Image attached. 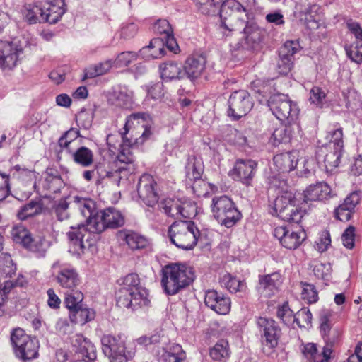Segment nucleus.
I'll list each match as a JSON object with an SVG mask.
<instances>
[{
	"mask_svg": "<svg viewBox=\"0 0 362 362\" xmlns=\"http://www.w3.org/2000/svg\"><path fill=\"white\" fill-rule=\"evenodd\" d=\"M149 115L145 112L132 113L127 117L124 132H121L123 145L127 147L143 144L152 135L145 124Z\"/></svg>",
	"mask_w": 362,
	"mask_h": 362,
	"instance_id": "nucleus-5",
	"label": "nucleus"
},
{
	"mask_svg": "<svg viewBox=\"0 0 362 362\" xmlns=\"http://www.w3.org/2000/svg\"><path fill=\"white\" fill-rule=\"evenodd\" d=\"M312 318L310 310L303 308L295 314L294 323L300 328H306L311 325Z\"/></svg>",
	"mask_w": 362,
	"mask_h": 362,
	"instance_id": "nucleus-52",
	"label": "nucleus"
},
{
	"mask_svg": "<svg viewBox=\"0 0 362 362\" xmlns=\"http://www.w3.org/2000/svg\"><path fill=\"white\" fill-rule=\"evenodd\" d=\"M228 104V115L235 120L246 115L253 107L252 97L244 90L233 92L229 98Z\"/></svg>",
	"mask_w": 362,
	"mask_h": 362,
	"instance_id": "nucleus-17",
	"label": "nucleus"
},
{
	"mask_svg": "<svg viewBox=\"0 0 362 362\" xmlns=\"http://www.w3.org/2000/svg\"><path fill=\"white\" fill-rule=\"evenodd\" d=\"M332 315V311L327 309H323L320 313V329L324 334H327L329 332Z\"/></svg>",
	"mask_w": 362,
	"mask_h": 362,
	"instance_id": "nucleus-58",
	"label": "nucleus"
},
{
	"mask_svg": "<svg viewBox=\"0 0 362 362\" xmlns=\"http://www.w3.org/2000/svg\"><path fill=\"white\" fill-rule=\"evenodd\" d=\"M300 134V127L298 122H287L285 126L276 128L271 138L270 142L274 146H278L280 144H287L291 140Z\"/></svg>",
	"mask_w": 362,
	"mask_h": 362,
	"instance_id": "nucleus-25",
	"label": "nucleus"
},
{
	"mask_svg": "<svg viewBox=\"0 0 362 362\" xmlns=\"http://www.w3.org/2000/svg\"><path fill=\"white\" fill-rule=\"evenodd\" d=\"M70 320L75 324L84 325L94 318V313L84 305L69 310Z\"/></svg>",
	"mask_w": 362,
	"mask_h": 362,
	"instance_id": "nucleus-38",
	"label": "nucleus"
},
{
	"mask_svg": "<svg viewBox=\"0 0 362 362\" xmlns=\"http://www.w3.org/2000/svg\"><path fill=\"white\" fill-rule=\"evenodd\" d=\"M100 341L102 351L110 362H127L134 356V351L127 350V337L124 334H104Z\"/></svg>",
	"mask_w": 362,
	"mask_h": 362,
	"instance_id": "nucleus-7",
	"label": "nucleus"
},
{
	"mask_svg": "<svg viewBox=\"0 0 362 362\" xmlns=\"http://www.w3.org/2000/svg\"><path fill=\"white\" fill-rule=\"evenodd\" d=\"M70 153L73 160L83 168L89 167L93 163V153L86 146L79 147L76 151H71Z\"/></svg>",
	"mask_w": 362,
	"mask_h": 362,
	"instance_id": "nucleus-36",
	"label": "nucleus"
},
{
	"mask_svg": "<svg viewBox=\"0 0 362 362\" xmlns=\"http://www.w3.org/2000/svg\"><path fill=\"white\" fill-rule=\"evenodd\" d=\"M211 211L217 221L226 228L233 227L242 217L234 202L226 195L213 198Z\"/></svg>",
	"mask_w": 362,
	"mask_h": 362,
	"instance_id": "nucleus-9",
	"label": "nucleus"
},
{
	"mask_svg": "<svg viewBox=\"0 0 362 362\" xmlns=\"http://www.w3.org/2000/svg\"><path fill=\"white\" fill-rule=\"evenodd\" d=\"M359 201L360 195L358 192H354L345 198L344 202L341 205L354 211V209L356 206L359 203Z\"/></svg>",
	"mask_w": 362,
	"mask_h": 362,
	"instance_id": "nucleus-64",
	"label": "nucleus"
},
{
	"mask_svg": "<svg viewBox=\"0 0 362 362\" xmlns=\"http://www.w3.org/2000/svg\"><path fill=\"white\" fill-rule=\"evenodd\" d=\"M1 270L2 274L6 276H11L16 272V265L13 264L11 256L7 254L4 255Z\"/></svg>",
	"mask_w": 362,
	"mask_h": 362,
	"instance_id": "nucleus-61",
	"label": "nucleus"
},
{
	"mask_svg": "<svg viewBox=\"0 0 362 362\" xmlns=\"http://www.w3.org/2000/svg\"><path fill=\"white\" fill-rule=\"evenodd\" d=\"M281 283L282 276L279 272L259 275L257 289L262 296L269 298L278 291Z\"/></svg>",
	"mask_w": 362,
	"mask_h": 362,
	"instance_id": "nucleus-24",
	"label": "nucleus"
},
{
	"mask_svg": "<svg viewBox=\"0 0 362 362\" xmlns=\"http://www.w3.org/2000/svg\"><path fill=\"white\" fill-rule=\"evenodd\" d=\"M221 284L232 293L243 291L246 287L244 281L238 280L230 274H224L221 279Z\"/></svg>",
	"mask_w": 362,
	"mask_h": 362,
	"instance_id": "nucleus-43",
	"label": "nucleus"
},
{
	"mask_svg": "<svg viewBox=\"0 0 362 362\" xmlns=\"http://www.w3.org/2000/svg\"><path fill=\"white\" fill-rule=\"evenodd\" d=\"M277 317L282 320L286 325H291L294 323L295 314L289 308L288 304L285 303L277 310Z\"/></svg>",
	"mask_w": 362,
	"mask_h": 362,
	"instance_id": "nucleus-56",
	"label": "nucleus"
},
{
	"mask_svg": "<svg viewBox=\"0 0 362 362\" xmlns=\"http://www.w3.org/2000/svg\"><path fill=\"white\" fill-rule=\"evenodd\" d=\"M341 240L344 247L352 249L354 246L355 228L354 226L348 227L342 233Z\"/></svg>",
	"mask_w": 362,
	"mask_h": 362,
	"instance_id": "nucleus-59",
	"label": "nucleus"
},
{
	"mask_svg": "<svg viewBox=\"0 0 362 362\" xmlns=\"http://www.w3.org/2000/svg\"><path fill=\"white\" fill-rule=\"evenodd\" d=\"M83 294L80 291L76 290V288L66 291L64 303L69 310L83 305Z\"/></svg>",
	"mask_w": 362,
	"mask_h": 362,
	"instance_id": "nucleus-44",
	"label": "nucleus"
},
{
	"mask_svg": "<svg viewBox=\"0 0 362 362\" xmlns=\"http://www.w3.org/2000/svg\"><path fill=\"white\" fill-rule=\"evenodd\" d=\"M120 281H122V286L115 294L118 307L136 310L138 308L148 306L150 303L148 292L141 286L137 274H129Z\"/></svg>",
	"mask_w": 362,
	"mask_h": 362,
	"instance_id": "nucleus-3",
	"label": "nucleus"
},
{
	"mask_svg": "<svg viewBox=\"0 0 362 362\" xmlns=\"http://www.w3.org/2000/svg\"><path fill=\"white\" fill-rule=\"evenodd\" d=\"M301 298L308 303H316L318 300V293L313 284L308 283H301Z\"/></svg>",
	"mask_w": 362,
	"mask_h": 362,
	"instance_id": "nucleus-50",
	"label": "nucleus"
},
{
	"mask_svg": "<svg viewBox=\"0 0 362 362\" xmlns=\"http://www.w3.org/2000/svg\"><path fill=\"white\" fill-rule=\"evenodd\" d=\"M206 58L202 55H194L185 61L183 73L191 80L197 78L201 76L205 69Z\"/></svg>",
	"mask_w": 362,
	"mask_h": 362,
	"instance_id": "nucleus-31",
	"label": "nucleus"
},
{
	"mask_svg": "<svg viewBox=\"0 0 362 362\" xmlns=\"http://www.w3.org/2000/svg\"><path fill=\"white\" fill-rule=\"evenodd\" d=\"M185 170L186 177L189 181L193 182L192 189L197 196L206 194L208 183L201 179L204 172L202 160L194 156L189 158Z\"/></svg>",
	"mask_w": 362,
	"mask_h": 362,
	"instance_id": "nucleus-18",
	"label": "nucleus"
},
{
	"mask_svg": "<svg viewBox=\"0 0 362 362\" xmlns=\"http://www.w3.org/2000/svg\"><path fill=\"white\" fill-rule=\"evenodd\" d=\"M124 240L133 250L146 248L149 245V241L146 237L132 231L125 235Z\"/></svg>",
	"mask_w": 362,
	"mask_h": 362,
	"instance_id": "nucleus-41",
	"label": "nucleus"
},
{
	"mask_svg": "<svg viewBox=\"0 0 362 362\" xmlns=\"http://www.w3.org/2000/svg\"><path fill=\"white\" fill-rule=\"evenodd\" d=\"M74 202L76 204L81 215L86 218V224H80L71 226L67 233L69 240V252L76 257L84 253L85 249L93 245V238L88 228V221L95 217L98 211H95V203L90 199L79 197H74Z\"/></svg>",
	"mask_w": 362,
	"mask_h": 362,
	"instance_id": "nucleus-2",
	"label": "nucleus"
},
{
	"mask_svg": "<svg viewBox=\"0 0 362 362\" xmlns=\"http://www.w3.org/2000/svg\"><path fill=\"white\" fill-rule=\"evenodd\" d=\"M160 71L161 78L166 81L181 79L185 76L182 66L173 62H169L160 64Z\"/></svg>",
	"mask_w": 362,
	"mask_h": 362,
	"instance_id": "nucleus-35",
	"label": "nucleus"
},
{
	"mask_svg": "<svg viewBox=\"0 0 362 362\" xmlns=\"http://www.w3.org/2000/svg\"><path fill=\"white\" fill-rule=\"evenodd\" d=\"M11 341L16 356L26 361L38 356L39 343L36 338L25 334L21 328H15L11 334Z\"/></svg>",
	"mask_w": 362,
	"mask_h": 362,
	"instance_id": "nucleus-11",
	"label": "nucleus"
},
{
	"mask_svg": "<svg viewBox=\"0 0 362 362\" xmlns=\"http://www.w3.org/2000/svg\"><path fill=\"white\" fill-rule=\"evenodd\" d=\"M257 167V163L253 160H237L232 170V175L234 180L247 186L250 185L255 175Z\"/></svg>",
	"mask_w": 362,
	"mask_h": 362,
	"instance_id": "nucleus-22",
	"label": "nucleus"
},
{
	"mask_svg": "<svg viewBox=\"0 0 362 362\" xmlns=\"http://www.w3.org/2000/svg\"><path fill=\"white\" fill-rule=\"evenodd\" d=\"M300 49L298 41H286L279 51L280 56H288L292 59V56Z\"/></svg>",
	"mask_w": 362,
	"mask_h": 362,
	"instance_id": "nucleus-57",
	"label": "nucleus"
},
{
	"mask_svg": "<svg viewBox=\"0 0 362 362\" xmlns=\"http://www.w3.org/2000/svg\"><path fill=\"white\" fill-rule=\"evenodd\" d=\"M10 193L9 175L0 173V202L4 200Z\"/></svg>",
	"mask_w": 362,
	"mask_h": 362,
	"instance_id": "nucleus-62",
	"label": "nucleus"
},
{
	"mask_svg": "<svg viewBox=\"0 0 362 362\" xmlns=\"http://www.w3.org/2000/svg\"><path fill=\"white\" fill-rule=\"evenodd\" d=\"M230 351L228 341L225 340L218 341L211 349L210 356L212 359L218 361H226L229 358Z\"/></svg>",
	"mask_w": 362,
	"mask_h": 362,
	"instance_id": "nucleus-40",
	"label": "nucleus"
},
{
	"mask_svg": "<svg viewBox=\"0 0 362 362\" xmlns=\"http://www.w3.org/2000/svg\"><path fill=\"white\" fill-rule=\"evenodd\" d=\"M137 54L146 60L158 59L163 57L165 54V49L163 47V40H160V38L153 39L149 45L141 49Z\"/></svg>",
	"mask_w": 362,
	"mask_h": 362,
	"instance_id": "nucleus-33",
	"label": "nucleus"
},
{
	"mask_svg": "<svg viewBox=\"0 0 362 362\" xmlns=\"http://www.w3.org/2000/svg\"><path fill=\"white\" fill-rule=\"evenodd\" d=\"M332 197V190L329 185L320 182L310 185L304 191V202L325 201Z\"/></svg>",
	"mask_w": 362,
	"mask_h": 362,
	"instance_id": "nucleus-27",
	"label": "nucleus"
},
{
	"mask_svg": "<svg viewBox=\"0 0 362 362\" xmlns=\"http://www.w3.org/2000/svg\"><path fill=\"white\" fill-rule=\"evenodd\" d=\"M205 305L220 315H226L230 310V298L216 290H208L205 293Z\"/></svg>",
	"mask_w": 362,
	"mask_h": 362,
	"instance_id": "nucleus-23",
	"label": "nucleus"
},
{
	"mask_svg": "<svg viewBox=\"0 0 362 362\" xmlns=\"http://www.w3.org/2000/svg\"><path fill=\"white\" fill-rule=\"evenodd\" d=\"M123 146H124L123 145ZM134 161V158L129 148L122 147V150L117 156V162L119 163L121 165L118 166L115 173L107 172V176L109 177L115 176L120 179L122 177L120 175L121 173H124V176L129 173H132L135 170Z\"/></svg>",
	"mask_w": 362,
	"mask_h": 362,
	"instance_id": "nucleus-26",
	"label": "nucleus"
},
{
	"mask_svg": "<svg viewBox=\"0 0 362 362\" xmlns=\"http://www.w3.org/2000/svg\"><path fill=\"white\" fill-rule=\"evenodd\" d=\"M28 250L35 254L38 257H42L45 255L48 249V243L42 237H32L24 246Z\"/></svg>",
	"mask_w": 362,
	"mask_h": 362,
	"instance_id": "nucleus-37",
	"label": "nucleus"
},
{
	"mask_svg": "<svg viewBox=\"0 0 362 362\" xmlns=\"http://www.w3.org/2000/svg\"><path fill=\"white\" fill-rule=\"evenodd\" d=\"M159 206L168 216L175 219L192 218L197 213V204L187 198H166Z\"/></svg>",
	"mask_w": 362,
	"mask_h": 362,
	"instance_id": "nucleus-13",
	"label": "nucleus"
},
{
	"mask_svg": "<svg viewBox=\"0 0 362 362\" xmlns=\"http://www.w3.org/2000/svg\"><path fill=\"white\" fill-rule=\"evenodd\" d=\"M64 184L59 171L52 168H47L44 174L42 187L50 193L59 192Z\"/></svg>",
	"mask_w": 362,
	"mask_h": 362,
	"instance_id": "nucleus-32",
	"label": "nucleus"
},
{
	"mask_svg": "<svg viewBox=\"0 0 362 362\" xmlns=\"http://www.w3.org/2000/svg\"><path fill=\"white\" fill-rule=\"evenodd\" d=\"M274 235L281 245L288 250L298 248L306 238L304 230L293 231L288 227L279 226L275 228Z\"/></svg>",
	"mask_w": 362,
	"mask_h": 362,
	"instance_id": "nucleus-20",
	"label": "nucleus"
},
{
	"mask_svg": "<svg viewBox=\"0 0 362 362\" xmlns=\"http://www.w3.org/2000/svg\"><path fill=\"white\" fill-rule=\"evenodd\" d=\"M302 352L309 362H329L332 349L331 345L327 344L320 352L315 344L308 343L304 346Z\"/></svg>",
	"mask_w": 362,
	"mask_h": 362,
	"instance_id": "nucleus-30",
	"label": "nucleus"
},
{
	"mask_svg": "<svg viewBox=\"0 0 362 362\" xmlns=\"http://www.w3.org/2000/svg\"><path fill=\"white\" fill-rule=\"evenodd\" d=\"M324 158L325 167L327 172H332L339 166L343 150L330 149Z\"/></svg>",
	"mask_w": 362,
	"mask_h": 362,
	"instance_id": "nucleus-45",
	"label": "nucleus"
},
{
	"mask_svg": "<svg viewBox=\"0 0 362 362\" xmlns=\"http://www.w3.org/2000/svg\"><path fill=\"white\" fill-rule=\"evenodd\" d=\"M138 54L134 52H121L112 64L118 68L127 66L133 61L137 59Z\"/></svg>",
	"mask_w": 362,
	"mask_h": 362,
	"instance_id": "nucleus-54",
	"label": "nucleus"
},
{
	"mask_svg": "<svg viewBox=\"0 0 362 362\" xmlns=\"http://www.w3.org/2000/svg\"><path fill=\"white\" fill-rule=\"evenodd\" d=\"M293 193L286 192L278 196L274 203V210L281 219L298 223L303 217L305 210L300 207Z\"/></svg>",
	"mask_w": 362,
	"mask_h": 362,
	"instance_id": "nucleus-10",
	"label": "nucleus"
},
{
	"mask_svg": "<svg viewBox=\"0 0 362 362\" xmlns=\"http://www.w3.org/2000/svg\"><path fill=\"white\" fill-rule=\"evenodd\" d=\"M23 53V43L18 39L0 40V68L11 70L16 66Z\"/></svg>",
	"mask_w": 362,
	"mask_h": 362,
	"instance_id": "nucleus-16",
	"label": "nucleus"
},
{
	"mask_svg": "<svg viewBox=\"0 0 362 362\" xmlns=\"http://www.w3.org/2000/svg\"><path fill=\"white\" fill-rule=\"evenodd\" d=\"M74 354L70 356L67 352L59 350L57 352L58 361L61 362H89L96 359L95 346L82 334H76L72 339Z\"/></svg>",
	"mask_w": 362,
	"mask_h": 362,
	"instance_id": "nucleus-8",
	"label": "nucleus"
},
{
	"mask_svg": "<svg viewBox=\"0 0 362 362\" xmlns=\"http://www.w3.org/2000/svg\"><path fill=\"white\" fill-rule=\"evenodd\" d=\"M298 156L296 152H286L274 156V165L277 171L281 173H288L297 168Z\"/></svg>",
	"mask_w": 362,
	"mask_h": 362,
	"instance_id": "nucleus-29",
	"label": "nucleus"
},
{
	"mask_svg": "<svg viewBox=\"0 0 362 362\" xmlns=\"http://www.w3.org/2000/svg\"><path fill=\"white\" fill-rule=\"evenodd\" d=\"M79 136V132L76 129H70L66 131L59 139V145L61 148H66L68 153L71 152L70 147L72 142H74Z\"/></svg>",
	"mask_w": 362,
	"mask_h": 362,
	"instance_id": "nucleus-51",
	"label": "nucleus"
},
{
	"mask_svg": "<svg viewBox=\"0 0 362 362\" xmlns=\"http://www.w3.org/2000/svg\"><path fill=\"white\" fill-rule=\"evenodd\" d=\"M194 280L191 267L184 264L172 263L161 271V286L167 295L173 296L189 286Z\"/></svg>",
	"mask_w": 362,
	"mask_h": 362,
	"instance_id": "nucleus-4",
	"label": "nucleus"
},
{
	"mask_svg": "<svg viewBox=\"0 0 362 362\" xmlns=\"http://www.w3.org/2000/svg\"><path fill=\"white\" fill-rule=\"evenodd\" d=\"M186 358V353L182 346L173 344L163 349L158 362H185Z\"/></svg>",
	"mask_w": 362,
	"mask_h": 362,
	"instance_id": "nucleus-34",
	"label": "nucleus"
},
{
	"mask_svg": "<svg viewBox=\"0 0 362 362\" xmlns=\"http://www.w3.org/2000/svg\"><path fill=\"white\" fill-rule=\"evenodd\" d=\"M156 182L149 174H144L139 179L137 192L139 198L148 206H154L158 201V194L155 189Z\"/></svg>",
	"mask_w": 362,
	"mask_h": 362,
	"instance_id": "nucleus-21",
	"label": "nucleus"
},
{
	"mask_svg": "<svg viewBox=\"0 0 362 362\" xmlns=\"http://www.w3.org/2000/svg\"><path fill=\"white\" fill-rule=\"evenodd\" d=\"M298 168L300 173L305 176L309 175L315 168V160L312 158H303V160L299 163Z\"/></svg>",
	"mask_w": 362,
	"mask_h": 362,
	"instance_id": "nucleus-63",
	"label": "nucleus"
},
{
	"mask_svg": "<svg viewBox=\"0 0 362 362\" xmlns=\"http://www.w3.org/2000/svg\"><path fill=\"white\" fill-rule=\"evenodd\" d=\"M52 268L55 269V279L59 285L66 291L76 288L81 279L76 269L71 265L56 262Z\"/></svg>",
	"mask_w": 362,
	"mask_h": 362,
	"instance_id": "nucleus-19",
	"label": "nucleus"
},
{
	"mask_svg": "<svg viewBox=\"0 0 362 362\" xmlns=\"http://www.w3.org/2000/svg\"><path fill=\"white\" fill-rule=\"evenodd\" d=\"M197 9L204 15L219 14L223 20L218 30L223 37L241 34L238 47L252 49L260 40L257 25L249 21L245 8L235 0H194Z\"/></svg>",
	"mask_w": 362,
	"mask_h": 362,
	"instance_id": "nucleus-1",
	"label": "nucleus"
},
{
	"mask_svg": "<svg viewBox=\"0 0 362 362\" xmlns=\"http://www.w3.org/2000/svg\"><path fill=\"white\" fill-rule=\"evenodd\" d=\"M115 105L128 107L132 103V92L126 88H120L114 93Z\"/></svg>",
	"mask_w": 362,
	"mask_h": 362,
	"instance_id": "nucleus-47",
	"label": "nucleus"
},
{
	"mask_svg": "<svg viewBox=\"0 0 362 362\" xmlns=\"http://www.w3.org/2000/svg\"><path fill=\"white\" fill-rule=\"evenodd\" d=\"M47 22L56 23L66 12L64 0H47L42 3Z\"/></svg>",
	"mask_w": 362,
	"mask_h": 362,
	"instance_id": "nucleus-28",
	"label": "nucleus"
},
{
	"mask_svg": "<svg viewBox=\"0 0 362 362\" xmlns=\"http://www.w3.org/2000/svg\"><path fill=\"white\" fill-rule=\"evenodd\" d=\"M11 234L13 241L23 247L30 240L31 235L30 233L22 225L14 226L11 230Z\"/></svg>",
	"mask_w": 362,
	"mask_h": 362,
	"instance_id": "nucleus-49",
	"label": "nucleus"
},
{
	"mask_svg": "<svg viewBox=\"0 0 362 362\" xmlns=\"http://www.w3.org/2000/svg\"><path fill=\"white\" fill-rule=\"evenodd\" d=\"M113 64L111 60H107L97 64L90 65L84 70L83 81L87 78H93L107 73Z\"/></svg>",
	"mask_w": 362,
	"mask_h": 362,
	"instance_id": "nucleus-39",
	"label": "nucleus"
},
{
	"mask_svg": "<svg viewBox=\"0 0 362 362\" xmlns=\"http://www.w3.org/2000/svg\"><path fill=\"white\" fill-rule=\"evenodd\" d=\"M41 211L42 206L39 202H30L21 208L18 212V217L21 220H25L41 213Z\"/></svg>",
	"mask_w": 362,
	"mask_h": 362,
	"instance_id": "nucleus-48",
	"label": "nucleus"
},
{
	"mask_svg": "<svg viewBox=\"0 0 362 362\" xmlns=\"http://www.w3.org/2000/svg\"><path fill=\"white\" fill-rule=\"evenodd\" d=\"M277 62V71L279 74L286 75L291 69L292 59L288 56H280Z\"/></svg>",
	"mask_w": 362,
	"mask_h": 362,
	"instance_id": "nucleus-60",
	"label": "nucleus"
},
{
	"mask_svg": "<svg viewBox=\"0 0 362 362\" xmlns=\"http://www.w3.org/2000/svg\"><path fill=\"white\" fill-rule=\"evenodd\" d=\"M69 203L66 199H61L54 203L52 211L59 221H63L69 218L70 213L69 211Z\"/></svg>",
	"mask_w": 362,
	"mask_h": 362,
	"instance_id": "nucleus-46",
	"label": "nucleus"
},
{
	"mask_svg": "<svg viewBox=\"0 0 362 362\" xmlns=\"http://www.w3.org/2000/svg\"><path fill=\"white\" fill-rule=\"evenodd\" d=\"M310 102L317 107H322L326 103V93L321 88L314 86L310 91Z\"/></svg>",
	"mask_w": 362,
	"mask_h": 362,
	"instance_id": "nucleus-53",
	"label": "nucleus"
},
{
	"mask_svg": "<svg viewBox=\"0 0 362 362\" xmlns=\"http://www.w3.org/2000/svg\"><path fill=\"white\" fill-rule=\"evenodd\" d=\"M257 325L261 329L262 350L267 356H271L278 345L281 337V329L272 319L259 317Z\"/></svg>",
	"mask_w": 362,
	"mask_h": 362,
	"instance_id": "nucleus-15",
	"label": "nucleus"
},
{
	"mask_svg": "<svg viewBox=\"0 0 362 362\" xmlns=\"http://www.w3.org/2000/svg\"><path fill=\"white\" fill-rule=\"evenodd\" d=\"M170 242L177 247L189 250L194 247L200 235L197 225L192 221H175L168 229Z\"/></svg>",
	"mask_w": 362,
	"mask_h": 362,
	"instance_id": "nucleus-6",
	"label": "nucleus"
},
{
	"mask_svg": "<svg viewBox=\"0 0 362 362\" xmlns=\"http://www.w3.org/2000/svg\"><path fill=\"white\" fill-rule=\"evenodd\" d=\"M124 223V218L121 212L114 208L100 211L88 221L90 234L101 233L107 228H117Z\"/></svg>",
	"mask_w": 362,
	"mask_h": 362,
	"instance_id": "nucleus-14",
	"label": "nucleus"
},
{
	"mask_svg": "<svg viewBox=\"0 0 362 362\" xmlns=\"http://www.w3.org/2000/svg\"><path fill=\"white\" fill-rule=\"evenodd\" d=\"M329 144L330 149L343 150L344 141H343V129L339 127L329 133Z\"/></svg>",
	"mask_w": 362,
	"mask_h": 362,
	"instance_id": "nucleus-55",
	"label": "nucleus"
},
{
	"mask_svg": "<svg viewBox=\"0 0 362 362\" xmlns=\"http://www.w3.org/2000/svg\"><path fill=\"white\" fill-rule=\"evenodd\" d=\"M268 107L273 115L281 122H298L299 109L287 95L274 94L267 101Z\"/></svg>",
	"mask_w": 362,
	"mask_h": 362,
	"instance_id": "nucleus-12",
	"label": "nucleus"
},
{
	"mask_svg": "<svg viewBox=\"0 0 362 362\" xmlns=\"http://www.w3.org/2000/svg\"><path fill=\"white\" fill-rule=\"evenodd\" d=\"M43 11L42 4L29 5L25 14V18L30 24L47 22Z\"/></svg>",
	"mask_w": 362,
	"mask_h": 362,
	"instance_id": "nucleus-42",
	"label": "nucleus"
}]
</instances>
